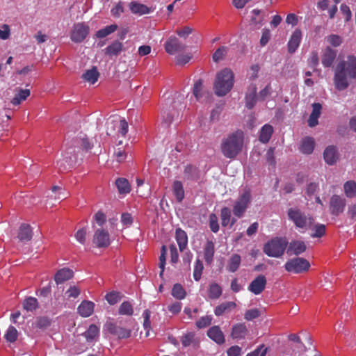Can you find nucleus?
<instances>
[{"label": "nucleus", "mask_w": 356, "mask_h": 356, "mask_svg": "<svg viewBox=\"0 0 356 356\" xmlns=\"http://www.w3.org/2000/svg\"><path fill=\"white\" fill-rule=\"evenodd\" d=\"M356 79V56L349 55L346 60L340 61L336 66L334 75L335 88L342 91L350 86V79Z\"/></svg>", "instance_id": "1"}, {"label": "nucleus", "mask_w": 356, "mask_h": 356, "mask_svg": "<svg viewBox=\"0 0 356 356\" xmlns=\"http://www.w3.org/2000/svg\"><path fill=\"white\" fill-rule=\"evenodd\" d=\"M243 145V132L237 130L222 140L220 147L226 158L234 159L241 152Z\"/></svg>", "instance_id": "2"}, {"label": "nucleus", "mask_w": 356, "mask_h": 356, "mask_svg": "<svg viewBox=\"0 0 356 356\" xmlns=\"http://www.w3.org/2000/svg\"><path fill=\"white\" fill-rule=\"evenodd\" d=\"M234 85V74L228 68H225L216 74L214 83V90L216 95L225 96L227 94Z\"/></svg>", "instance_id": "3"}, {"label": "nucleus", "mask_w": 356, "mask_h": 356, "mask_svg": "<svg viewBox=\"0 0 356 356\" xmlns=\"http://www.w3.org/2000/svg\"><path fill=\"white\" fill-rule=\"evenodd\" d=\"M289 219L292 221L296 228L307 229L315 222V218L306 214L298 208H290L287 212Z\"/></svg>", "instance_id": "4"}, {"label": "nucleus", "mask_w": 356, "mask_h": 356, "mask_svg": "<svg viewBox=\"0 0 356 356\" xmlns=\"http://www.w3.org/2000/svg\"><path fill=\"white\" fill-rule=\"evenodd\" d=\"M287 244L285 238H275L264 245L263 251L268 257L278 258L283 255Z\"/></svg>", "instance_id": "5"}, {"label": "nucleus", "mask_w": 356, "mask_h": 356, "mask_svg": "<svg viewBox=\"0 0 356 356\" xmlns=\"http://www.w3.org/2000/svg\"><path fill=\"white\" fill-rule=\"evenodd\" d=\"M310 264L302 257H295L288 260L284 264L285 270L289 273L301 274L309 270Z\"/></svg>", "instance_id": "6"}, {"label": "nucleus", "mask_w": 356, "mask_h": 356, "mask_svg": "<svg viewBox=\"0 0 356 356\" xmlns=\"http://www.w3.org/2000/svg\"><path fill=\"white\" fill-rule=\"evenodd\" d=\"M93 244L98 248H106L111 244L110 234L108 232L103 228H98L95 230Z\"/></svg>", "instance_id": "7"}, {"label": "nucleus", "mask_w": 356, "mask_h": 356, "mask_svg": "<svg viewBox=\"0 0 356 356\" xmlns=\"http://www.w3.org/2000/svg\"><path fill=\"white\" fill-rule=\"evenodd\" d=\"M89 31V26L84 23L74 24L71 31L70 38L73 42L80 43L87 37Z\"/></svg>", "instance_id": "8"}, {"label": "nucleus", "mask_w": 356, "mask_h": 356, "mask_svg": "<svg viewBox=\"0 0 356 356\" xmlns=\"http://www.w3.org/2000/svg\"><path fill=\"white\" fill-rule=\"evenodd\" d=\"M104 330L111 334L117 337L119 339H127L131 334V330L118 326L112 321H107L105 323Z\"/></svg>", "instance_id": "9"}, {"label": "nucleus", "mask_w": 356, "mask_h": 356, "mask_svg": "<svg viewBox=\"0 0 356 356\" xmlns=\"http://www.w3.org/2000/svg\"><path fill=\"white\" fill-rule=\"evenodd\" d=\"M63 160L57 162L60 171L65 170L72 167L76 161L75 149L72 147L67 148L63 154Z\"/></svg>", "instance_id": "10"}, {"label": "nucleus", "mask_w": 356, "mask_h": 356, "mask_svg": "<svg viewBox=\"0 0 356 356\" xmlns=\"http://www.w3.org/2000/svg\"><path fill=\"white\" fill-rule=\"evenodd\" d=\"M266 283L267 280L265 275H259L251 282L248 289L254 295H259L265 289Z\"/></svg>", "instance_id": "11"}, {"label": "nucleus", "mask_w": 356, "mask_h": 356, "mask_svg": "<svg viewBox=\"0 0 356 356\" xmlns=\"http://www.w3.org/2000/svg\"><path fill=\"white\" fill-rule=\"evenodd\" d=\"M186 48V46L180 42L176 37H170L165 44V51L170 54L184 51Z\"/></svg>", "instance_id": "12"}, {"label": "nucleus", "mask_w": 356, "mask_h": 356, "mask_svg": "<svg viewBox=\"0 0 356 356\" xmlns=\"http://www.w3.org/2000/svg\"><path fill=\"white\" fill-rule=\"evenodd\" d=\"M249 330L245 323L234 324L231 330L230 336L233 339H244L248 334Z\"/></svg>", "instance_id": "13"}, {"label": "nucleus", "mask_w": 356, "mask_h": 356, "mask_svg": "<svg viewBox=\"0 0 356 356\" xmlns=\"http://www.w3.org/2000/svg\"><path fill=\"white\" fill-rule=\"evenodd\" d=\"M307 250V245L302 241L294 240L289 243L286 252L289 255H300Z\"/></svg>", "instance_id": "14"}, {"label": "nucleus", "mask_w": 356, "mask_h": 356, "mask_svg": "<svg viewBox=\"0 0 356 356\" xmlns=\"http://www.w3.org/2000/svg\"><path fill=\"white\" fill-rule=\"evenodd\" d=\"M257 90V86L254 83L250 84L248 88L245 95V106L248 109H252L259 99Z\"/></svg>", "instance_id": "15"}, {"label": "nucleus", "mask_w": 356, "mask_h": 356, "mask_svg": "<svg viewBox=\"0 0 356 356\" xmlns=\"http://www.w3.org/2000/svg\"><path fill=\"white\" fill-rule=\"evenodd\" d=\"M207 336L218 345H222L225 342V335L218 325L211 327L207 330Z\"/></svg>", "instance_id": "16"}, {"label": "nucleus", "mask_w": 356, "mask_h": 356, "mask_svg": "<svg viewBox=\"0 0 356 356\" xmlns=\"http://www.w3.org/2000/svg\"><path fill=\"white\" fill-rule=\"evenodd\" d=\"M17 237L22 243L30 241L33 237V230L31 225L22 223L19 227Z\"/></svg>", "instance_id": "17"}, {"label": "nucleus", "mask_w": 356, "mask_h": 356, "mask_svg": "<svg viewBox=\"0 0 356 356\" xmlns=\"http://www.w3.org/2000/svg\"><path fill=\"white\" fill-rule=\"evenodd\" d=\"M74 276V272L69 268H63L58 270L54 275V280L56 284H60L72 279Z\"/></svg>", "instance_id": "18"}, {"label": "nucleus", "mask_w": 356, "mask_h": 356, "mask_svg": "<svg viewBox=\"0 0 356 356\" xmlns=\"http://www.w3.org/2000/svg\"><path fill=\"white\" fill-rule=\"evenodd\" d=\"M337 56V51L330 47H327L323 51L321 62L325 67H330L332 65Z\"/></svg>", "instance_id": "19"}, {"label": "nucleus", "mask_w": 356, "mask_h": 356, "mask_svg": "<svg viewBox=\"0 0 356 356\" xmlns=\"http://www.w3.org/2000/svg\"><path fill=\"white\" fill-rule=\"evenodd\" d=\"M95 304L92 301L83 300L77 307L79 314L84 318L89 317L94 312Z\"/></svg>", "instance_id": "20"}, {"label": "nucleus", "mask_w": 356, "mask_h": 356, "mask_svg": "<svg viewBox=\"0 0 356 356\" xmlns=\"http://www.w3.org/2000/svg\"><path fill=\"white\" fill-rule=\"evenodd\" d=\"M325 161L328 165H334L339 159V154L335 146L330 145L325 148L323 152Z\"/></svg>", "instance_id": "21"}, {"label": "nucleus", "mask_w": 356, "mask_h": 356, "mask_svg": "<svg viewBox=\"0 0 356 356\" xmlns=\"http://www.w3.org/2000/svg\"><path fill=\"white\" fill-rule=\"evenodd\" d=\"M124 49V45L118 40H115L110 45H108L104 50L106 56L112 58L113 56H118L120 54Z\"/></svg>", "instance_id": "22"}, {"label": "nucleus", "mask_w": 356, "mask_h": 356, "mask_svg": "<svg viewBox=\"0 0 356 356\" xmlns=\"http://www.w3.org/2000/svg\"><path fill=\"white\" fill-rule=\"evenodd\" d=\"M302 33L300 30L296 29L293 33L289 42H288V51L290 54L294 53L298 47L301 40Z\"/></svg>", "instance_id": "23"}, {"label": "nucleus", "mask_w": 356, "mask_h": 356, "mask_svg": "<svg viewBox=\"0 0 356 356\" xmlns=\"http://www.w3.org/2000/svg\"><path fill=\"white\" fill-rule=\"evenodd\" d=\"M322 106L320 103H314L312 104V112L308 120V125L314 127L318 124V118L321 113Z\"/></svg>", "instance_id": "24"}, {"label": "nucleus", "mask_w": 356, "mask_h": 356, "mask_svg": "<svg viewBox=\"0 0 356 356\" xmlns=\"http://www.w3.org/2000/svg\"><path fill=\"white\" fill-rule=\"evenodd\" d=\"M113 123H115L116 124H119L120 129L118 130V132L122 136H124L128 131V123L125 120V119L121 118L118 116L111 117L108 120V124L109 125L110 124H113Z\"/></svg>", "instance_id": "25"}, {"label": "nucleus", "mask_w": 356, "mask_h": 356, "mask_svg": "<svg viewBox=\"0 0 356 356\" xmlns=\"http://www.w3.org/2000/svg\"><path fill=\"white\" fill-rule=\"evenodd\" d=\"M220 219L222 227H227L229 225V227H232L236 221L235 218H231V210L227 207H224L221 209Z\"/></svg>", "instance_id": "26"}, {"label": "nucleus", "mask_w": 356, "mask_h": 356, "mask_svg": "<svg viewBox=\"0 0 356 356\" xmlns=\"http://www.w3.org/2000/svg\"><path fill=\"white\" fill-rule=\"evenodd\" d=\"M175 238L181 252L186 248L188 244V236L185 231L177 228L175 232Z\"/></svg>", "instance_id": "27"}, {"label": "nucleus", "mask_w": 356, "mask_h": 356, "mask_svg": "<svg viewBox=\"0 0 356 356\" xmlns=\"http://www.w3.org/2000/svg\"><path fill=\"white\" fill-rule=\"evenodd\" d=\"M99 334V328L95 324L89 325L87 330L83 333L87 342L92 343L97 339Z\"/></svg>", "instance_id": "28"}, {"label": "nucleus", "mask_w": 356, "mask_h": 356, "mask_svg": "<svg viewBox=\"0 0 356 356\" xmlns=\"http://www.w3.org/2000/svg\"><path fill=\"white\" fill-rule=\"evenodd\" d=\"M329 211L333 216L342 213L346 208V202H329Z\"/></svg>", "instance_id": "29"}, {"label": "nucleus", "mask_w": 356, "mask_h": 356, "mask_svg": "<svg viewBox=\"0 0 356 356\" xmlns=\"http://www.w3.org/2000/svg\"><path fill=\"white\" fill-rule=\"evenodd\" d=\"M129 6L131 13L134 14L142 15L150 12V9L147 6L136 1H131Z\"/></svg>", "instance_id": "30"}, {"label": "nucleus", "mask_w": 356, "mask_h": 356, "mask_svg": "<svg viewBox=\"0 0 356 356\" xmlns=\"http://www.w3.org/2000/svg\"><path fill=\"white\" fill-rule=\"evenodd\" d=\"M241 263V257L238 254H234L231 256L229 259L228 260L227 265V270L229 272L234 273L236 272Z\"/></svg>", "instance_id": "31"}, {"label": "nucleus", "mask_w": 356, "mask_h": 356, "mask_svg": "<svg viewBox=\"0 0 356 356\" xmlns=\"http://www.w3.org/2000/svg\"><path fill=\"white\" fill-rule=\"evenodd\" d=\"M215 252L214 244L211 241L207 242L204 249V257L207 264H211L213 260Z\"/></svg>", "instance_id": "32"}, {"label": "nucleus", "mask_w": 356, "mask_h": 356, "mask_svg": "<svg viewBox=\"0 0 356 356\" xmlns=\"http://www.w3.org/2000/svg\"><path fill=\"white\" fill-rule=\"evenodd\" d=\"M236 307V304L234 302H225L220 304L216 307L214 309V314L217 316H222L225 312L234 309Z\"/></svg>", "instance_id": "33"}, {"label": "nucleus", "mask_w": 356, "mask_h": 356, "mask_svg": "<svg viewBox=\"0 0 356 356\" xmlns=\"http://www.w3.org/2000/svg\"><path fill=\"white\" fill-rule=\"evenodd\" d=\"M222 293V288L218 284L213 282L209 286L208 296L210 299H218L221 296Z\"/></svg>", "instance_id": "34"}, {"label": "nucleus", "mask_w": 356, "mask_h": 356, "mask_svg": "<svg viewBox=\"0 0 356 356\" xmlns=\"http://www.w3.org/2000/svg\"><path fill=\"white\" fill-rule=\"evenodd\" d=\"M99 73L95 67H92V69L87 70L83 73L81 77L86 81L94 84L98 79Z\"/></svg>", "instance_id": "35"}, {"label": "nucleus", "mask_w": 356, "mask_h": 356, "mask_svg": "<svg viewBox=\"0 0 356 356\" xmlns=\"http://www.w3.org/2000/svg\"><path fill=\"white\" fill-rule=\"evenodd\" d=\"M315 143L312 138H305L302 140L300 149L304 154H311L314 148Z\"/></svg>", "instance_id": "36"}, {"label": "nucleus", "mask_w": 356, "mask_h": 356, "mask_svg": "<svg viewBox=\"0 0 356 356\" xmlns=\"http://www.w3.org/2000/svg\"><path fill=\"white\" fill-rule=\"evenodd\" d=\"M273 128L270 124H265L261 129L259 135V140L263 143H268L273 134Z\"/></svg>", "instance_id": "37"}, {"label": "nucleus", "mask_w": 356, "mask_h": 356, "mask_svg": "<svg viewBox=\"0 0 356 356\" xmlns=\"http://www.w3.org/2000/svg\"><path fill=\"white\" fill-rule=\"evenodd\" d=\"M115 186L120 194L129 193L131 186L128 180L125 178H118L115 181Z\"/></svg>", "instance_id": "38"}, {"label": "nucleus", "mask_w": 356, "mask_h": 356, "mask_svg": "<svg viewBox=\"0 0 356 356\" xmlns=\"http://www.w3.org/2000/svg\"><path fill=\"white\" fill-rule=\"evenodd\" d=\"M312 233L311 234V237L312 238H321L325 234L326 227L323 224L314 223L313 225L311 226V229Z\"/></svg>", "instance_id": "39"}, {"label": "nucleus", "mask_w": 356, "mask_h": 356, "mask_svg": "<svg viewBox=\"0 0 356 356\" xmlns=\"http://www.w3.org/2000/svg\"><path fill=\"white\" fill-rule=\"evenodd\" d=\"M30 90L29 89H19L18 92L15 95L14 98L11 100L13 105H19L22 101L26 100L30 95Z\"/></svg>", "instance_id": "40"}, {"label": "nucleus", "mask_w": 356, "mask_h": 356, "mask_svg": "<svg viewBox=\"0 0 356 356\" xmlns=\"http://www.w3.org/2000/svg\"><path fill=\"white\" fill-rule=\"evenodd\" d=\"M38 307V301L34 297H28L23 302V308L27 312H33Z\"/></svg>", "instance_id": "41"}, {"label": "nucleus", "mask_w": 356, "mask_h": 356, "mask_svg": "<svg viewBox=\"0 0 356 356\" xmlns=\"http://www.w3.org/2000/svg\"><path fill=\"white\" fill-rule=\"evenodd\" d=\"M172 296L177 300H183L186 296V292L180 284H175L172 289Z\"/></svg>", "instance_id": "42"}, {"label": "nucleus", "mask_w": 356, "mask_h": 356, "mask_svg": "<svg viewBox=\"0 0 356 356\" xmlns=\"http://www.w3.org/2000/svg\"><path fill=\"white\" fill-rule=\"evenodd\" d=\"M344 191L346 196L349 198L356 197V182L354 181H348L344 184Z\"/></svg>", "instance_id": "43"}, {"label": "nucleus", "mask_w": 356, "mask_h": 356, "mask_svg": "<svg viewBox=\"0 0 356 356\" xmlns=\"http://www.w3.org/2000/svg\"><path fill=\"white\" fill-rule=\"evenodd\" d=\"M184 176L188 179L195 180L199 178L200 172L197 168L193 165H189L185 168Z\"/></svg>", "instance_id": "44"}, {"label": "nucleus", "mask_w": 356, "mask_h": 356, "mask_svg": "<svg viewBox=\"0 0 356 356\" xmlns=\"http://www.w3.org/2000/svg\"><path fill=\"white\" fill-rule=\"evenodd\" d=\"M117 29L118 26L116 24H111L97 31L95 35L98 38H104L115 32Z\"/></svg>", "instance_id": "45"}, {"label": "nucleus", "mask_w": 356, "mask_h": 356, "mask_svg": "<svg viewBox=\"0 0 356 356\" xmlns=\"http://www.w3.org/2000/svg\"><path fill=\"white\" fill-rule=\"evenodd\" d=\"M118 313L120 315L132 316L134 314L133 306L129 301L123 302L118 309Z\"/></svg>", "instance_id": "46"}, {"label": "nucleus", "mask_w": 356, "mask_h": 356, "mask_svg": "<svg viewBox=\"0 0 356 356\" xmlns=\"http://www.w3.org/2000/svg\"><path fill=\"white\" fill-rule=\"evenodd\" d=\"M347 211L346 215L351 222L356 221V202H348L346 206Z\"/></svg>", "instance_id": "47"}, {"label": "nucleus", "mask_w": 356, "mask_h": 356, "mask_svg": "<svg viewBox=\"0 0 356 356\" xmlns=\"http://www.w3.org/2000/svg\"><path fill=\"white\" fill-rule=\"evenodd\" d=\"M4 337L7 341L13 343L17 339L18 332L14 326L10 325L8 328Z\"/></svg>", "instance_id": "48"}, {"label": "nucleus", "mask_w": 356, "mask_h": 356, "mask_svg": "<svg viewBox=\"0 0 356 356\" xmlns=\"http://www.w3.org/2000/svg\"><path fill=\"white\" fill-rule=\"evenodd\" d=\"M248 202H236L234 207V214L238 218H241L247 209Z\"/></svg>", "instance_id": "49"}, {"label": "nucleus", "mask_w": 356, "mask_h": 356, "mask_svg": "<svg viewBox=\"0 0 356 356\" xmlns=\"http://www.w3.org/2000/svg\"><path fill=\"white\" fill-rule=\"evenodd\" d=\"M203 269L204 266L202 261L197 259L195 261L193 270V278L195 281H199L201 279Z\"/></svg>", "instance_id": "50"}, {"label": "nucleus", "mask_w": 356, "mask_h": 356, "mask_svg": "<svg viewBox=\"0 0 356 356\" xmlns=\"http://www.w3.org/2000/svg\"><path fill=\"white\" fill-rule=\"evenodd\" d=\"M173 191L177 200H182L184 197V191L181 181H175L173 184Z\"/></svg>", "instance_id": "51"}, {"label": "nucleus", "mask_w": 356, "mask_h": 356, "mask_svg": "<svg viewBox=\"0 0 356 356\" xmlns=\"http://www.w3.org/2000/svg\"><path fill=\"white\" fill-rule=\"evenodd\" d=\"M122 298V296L121 295V293L117 291L110 292L107 293L105 296V298L107 300V302L111 305H113L118 302Z\"/></svg>", "instance_id": "52"}, {"label": "nucleus", "mask_w": 356, "mask_h": 356, "mask_svg": "<svg viewBox=\"0 0 356 356\" xmlns=\"http://www.w3.org/2000/svg\"><path fill=\"white\" fill-rule=\"evenodd\" d=\"M212 316L207 315L201 317L198 321H196L195 325L197 328L202 329L209 326L212 322Z\"/></svg>", "instance_id": "53"}, {"label": "nucleus", "mask_w": 356, "mask_h": 356, "mask_svg": "<svg viewBox=\"0 0 356 356\" xmlns=\"http://www.w3.org/2000/svg\"><path fill=\"white\" fill-rule=\"evenodd\" d=\"M166 252L167 250L165 245H162L161 249V254L159 257V268H161L159 275L161 277H163L165 270Z\"/></svg>", "instance_id": "54"}, {"label": "nucleus", "mask_w": 356, "mask_h": 356, "mask_svg": "<svg viewBox=\"0 0 356 356\" xmlns=\"http://www.w3.org/2000/svg\"><path fill=\"white\" fill-rule=\"evenodd\" d=\"M209 227L213 233H217L219 231V224L218 216L215 213H211L209 218Z\"/></svg>", "instance_id": "55"}, {"label": "nucleus", "mask_w": 356, "mask_h": 356, "mask_svg": "<svg viewBox=\"0 0 356 356\" xmlns=\"http://www.w3.org/2000/svg\"><path fill=\"white\" fill-rule=\"evenodd\" d=\"M150 315L151 312L149 309H145L143 312V316L144 318V322H143V327L144 329L146 330V337L149 336V330L151 328L150 325Z\"/></svg>", "instance_id": "56"}, {"label": "nucleus", "mask_w": 356, "mask_h": 356, "mask_svg": "<svg viewBox=\"0 0 356 356\" xmlns=\"http://www.w3.org/2000/svg\"><path fill=\"white\" fill-rule=\"evenodd\" d=\"M227 52V47L222 46L219 47L213 54V60L214 62L218 63L223 58Z\"/></svg>", "instance_id": "57"}, {"label": "nucleus", "mask_w": 356, "mask_h": 356, "mask_svg": "<svg viewBox=\"0 0 356 356\" xmlns=\"http://www.w3.org/2000/svg\"><path fill=\"white\" fill-rule=\"evenodd\" d=\"M203 89V81L202 79L197 80L193 86V93L195 98L199 100L202 97V90Z\"/></svg>", "instance_id": "58"}, {"label": "nucleus", "mask_w": 356, "mask_h": 356, "mask_svg": "<svg viewBox=\"0 0 356 356\" xmlns=\"http://www.w3.org/2000/svg\"><path fill=\"white\" fill-rule=\"evenodd\" d=\"M51 324L50 320L47 317H39L34 323L35 327L39 329H45Z\"/></svg>", "instance_id": "59"}, {"label": "nucleus", "mask_w": 356, "mask_h": 356, "mask_svg": "<svg viewBox=\"0 0 356 356\" xmlns=\"http://www.w3.org/2000/svg\"><path fill=\"white\" fill-rule=\"evenodd\" d=\"M260 316V312L258 309H248L244 314V318L247 321H252Z\"/></svg>", "instance_id": "60"}, {"label": "nucleus", "mask_w": 356, "mask_h": 356, "mask_svg": "<svg viewBox=\"0 0 356 356\" xmlns=\"http://www.w3.org/2000/svg\"><path fill=\"white\" fill-rule=\"evenodd\" d=\"M267 353V348L264 344L260 345L254 350L248 353L246 356H265Z\"/></svg>", "instance_id": "61"}, {"label": "nucleus", "mask_w": 356, "mask_h": 356, "mask_svg": "<svg viewBox=\"0 0 356 356\" xmlns=\"http://www.w3.org/2000/svg\"><path fill=\"white\" fill-rule=\"evenodd\" d=\"M327 42L331 44L333 47H339L342 43L341 38L335 34H332L327 38Z\"/></svg>", "instance_id": "62"}, {"label": "nucleus", "mask_w": 356, "mask_h": 356, "mask_svg": "<svg viewBox=\"0 0 356 356\" xmlns=\"http://www.w3.org/2000/svg\"><path fill=\"white\" fill-rule=\"evenodd\" d=\"M67 298H76L80 294V289L76 286H71L65 292Z\"/></svg>", "instance_id": "63"}, {"label": "nucleus", "mask_w": 356, "mask_h": 356, "mask_svg": "<svg viewBox=\"0 0 356 356\" xmlns=\"http://www.w3.org/2000/svg\"><path fill=\"white\" fill-rule=\"evenodd\" d=\"M136 193L138 195L143 198H148L150 194V186L148 184H146L144 187L137 188Z\"/></svg>", "instance_id": "64"}]
</instances>
